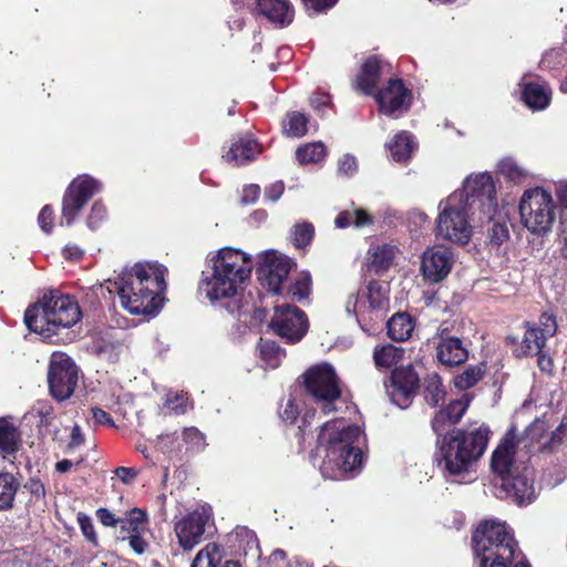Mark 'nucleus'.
I'll return each mask as SVG.
<instances>
[{
	"label": "nucleus",
	"mask_w": 567,
	"mask_h": 567,
	"mask_svg": "<svg viewBox=\"0 0 567 567\" xmlns=\"http://www.w3.org/2000/svg\"><path fill=\"white\" fill-rule=\"evenodd\" d=\"M165 404L177 415L187 411V398L184 394H168Z\"/></svg>",
	"instance_id": "nucleus-52"
},
{
	"label": "nucleus",
	"mask_w": 567,
	"mask_h": 567,
	"mask_svg": "<svg viewBox=\"0 0 567 567\" xmlns=\"http://www.w3.org/2000/svg\"><path fill=\"white\" fill-rule=\"evenodd\" d=\"M303 3L316 12L326 11L332 8L338 0H302Z\"/></svg>",
	"instance_id": "nucleus-58"
},
{
	"label": "nucleus",
	"mask_w": 567,
	"mask_h": 567,
	"mask_svg": "<svg viewBox=\"0 0 567 567\" xmlns=\"http://www.w3.org/2000/svg\"><path fill=\"white\" fill-rule=\"evenodd\" d=\"M270 328L286 342L295 343L306 334L308 320L305 312L295 306H276Z\"/></svg>",
	"instance_id": "nucleus-14"
},
{
	"label": "nucleus",
	"mask_w": 567,
	"mask_h": 567,
	"mask_svg": "<svg viewBox=\"0 0 567 567\" xmlns=\"http://www.w3.org/2000/svg\"><path fill=\"white\" fill-rule=\"evenodd\" d=\"M453 194L463 196V204L472 215L477 216V221H492L498 210L496 188L492 176L488 173L470 175L463 183L461 189Z\"/></svg>",
	"instance_id": "nucleus-10"
},
{
	"label": "nucleus",
	"mask_w": 567,
	"mask_h": 567,
	"mask_svg": "<svg viewBox=\"0 0 567 567\" xmlns=\"http://www.w3.org/2000/svg\"><path fill=\"white\" fill-rule=\"evenodd\" d=\"M470 402L471 396L465 393L461 399L450 402L446 408L440 410L432 421L434 432L442 435L446 426L457 423L468 408Z\"/></svg>",
	"instance_id": "nucleus-24"
},
{
	"label": "nucleus",
	"mask_w": 567,
	"mask_h": 567,
	"mask_svg": "<svg viewBox=\"0 0 567 567\" xmlns=\"http://www.w3.org/2000/svg\"><path fill=\"white\" fill-rule=\"evenodd\" d=\"M115 474L124 484H130L137 476V471L133 467L120 466L115 470Z\"/></svg>",
	"instance_id": "nucleus-61"
},
{
	"label": "nucleus",
	"mask_w": 567,
	"mask_h": 567,
	"mask_svg": "<svg viewBox=\"0 0 567 567\" xmlns=\"http://www.w3.org/2000/svg\"><path fill=\"white\" fill-rule=\"evenodd\" d=\"M546 338L542 331L534 326H527L526 331L518 349L515 350L517 357H526L529 354L539 353L543 350Z\"/></svg>",
	"instance_id": "nucleus-34"
},
{
	"label": "nucleus",
	"mask_w": 567,
	"mask_h": 567,
	"mask_svg": "<svg viewBox=\"0 0 567 567\" xmlns=\"http://www.w3.org/2000/svg\"><path fill=\"white\" fill-rule=\"evenodd\" d=\"M19 486V481L12 474L0 473V512L12 508Z\"/></svg>",
	"instance_id": "nucleus-35"
},
{
	"label": "nucleus",
	"mask_w": 567,
	"mask_h": 567,
	"mask_svg": "<svg viewBox=\"0 0 567 567\" xmlns=\"http://www.w3.org/2000/svg\"><path fill=\"white\" fill-rule=\"evenodd\" d=\"M120 538L127 540L131 549L138 555L148 548L147 536L150 528L146 513L140 508L131 509L124 518L120 519Z\"/></svg>",
	"instance_id": "nucleus-17"
},
{
	"label": "nucleus",
	"mask_w": 567,
	"mask_h": 567,
	"mask_svg": "<svg viewBox=\"0 0 567 567\" xmlns=\"http://www.w3.org/2000/svg\"><path fill=\"white\" fill-rule=\"evenodd\" d=\"M258 348L265 368L276 369L280 365L285 351L275 341L260 339Z\"/></svg>",
	"instance_id": "nucleus-38"
},
{
	"label": "nucleus",
	"mask_w": 567,
	"mask_h": 567,
	"mask_svg": "<svg viewBox=\"0 0 567 567\" xmlns=\"http://www.w3.org/2000/svg\"><path fill=\"white\" fill-rule=\"evenodd\" d=\"M53 221L54 213L50 206L45 205L38 216V224L45 234H50L53 229Z\"/></svg>",
	"instance_id": "nucleus-54"
},
{
	"label": "nucleus",
	"mask_w": 567,
	"mask_h": 567,
	"mask_svg": "<svg viewBox=\"0 0 567 567\" xmlns=\"http://www.w3.org/2000/svg\"><path fill=\"white\" fill-rule=\"evenodd\" d=\"M79 523H80V526H81V529L84 534V536L91 540V542H95L96 540V534L94 532V526L91 522V519L86 516H80L79 517Z\"/></svg>",
	"instance_id": "nucleus-60"
},
{
	"label": "nucleus",
	"mask_w": 567,
	"mask_h": 567,
	"mask_svg": "<svg viewBox=\"0 0 567 567\" xmlns=\"http://www.w3.org/2000/svg\"><path fill=\"white\" fill-rule=\"evenodd\" d=\"M300 413V402L293 395H289L284 405H281L279 415L282 421L293 423Z\"/></svg>",
	"instance_id": "nucleus-48"
},
{
	"label": "nucleus",
	"mask_w": 567,
	"mask_h": 567,
	"mask_svg": "<svg viewBox=\"0 0 567 567\" xmlns=\"http://www.w3.org/2000/svg\"><path fill=\"white\" fill-rule=\"evenodd\" d=\"M81 316L79 305L71 297L55 291L44 295L38 303L29 307L24 322L30 331L50 339L59 330L73 327Z\"/></svg>",
	"instance_id": "nucleus-5"
},
{
	"label": "nucleus",
	"mask_w": 567,
	"mask_h": 567,
	"mask_svg": "<svg viewBox=\"0 0 567 567\" xmlns=\"http://www.w3.org/2000/svg\"><path fill=\"white\" fill-rule=\"evenodd\" d=\"M505 496L518 505H528L536 498L535 487L527 467L501 482Z\"/></svg>",
	"instance_id": "nucleus-22"
},
{
	"label": "nucleus",
	"mask_w": 567,
	"mask_h": 567,
	"mask_svg": "<svg viewBox=\"0 0 567 567\" xmlns=\"http://www.w3.org/2000/svg\"><path fill=\"white\" fill-rule=\"evenodd\" d=\"M255 13L276 25H289L295 17V11L288 0H256Z\"/></svg>",
	"instance_id": "nucleus-23"
},
{
	"label": "nucleus",
	"mask_w": 567,
	"mask_h": 567,
	"mask_svg": "<svg viewBox=\"0 0 567 567\" xmlns=\"http://www.w3.org/2000/svg\"><path fill=\"white\" fill-rule=\"evenodd\" d=\"M414 330V321L410 315L396 313L388 321V334L395 341H405Z\"/></svg>",
	"instance_id": "nucleus-33"
},
{
	"label": "nucleus",
	"mask_w": 567,
	"mask_h": 567,
	"mask_svg": "<svg viewBox=\"0 0 567 567\" xmlns=\"http://www.w3.org/2000/svg\"><path fill=\"white\" fill-rule=\"evenodd\" d=\"M303 379L307 392L324 415L339 412L347 404L342 398L340 380L331 364L311 367L303 374Z\"/></svg>",
	"instance_id": "nucleus-8"
},
{
	"label": "nucleus",
	"mask_w": 567,
	"mask_h": 567,
	"mask_svg": "<svg viewBox=\"0 0 567 567\" xmlns=\"http://www.w3.org/2000/svg\"><path fill=\"white\" fill-rule=\"evenodd\" d=\"M307 117L299 112H289L284 123V132L291 137H301L307 133Z\"/></svg>",
	"instance_id": "nucleus-44"
},
{
	"label": "nucleus",
	"mask_w": 567,
	"mask_h": 567,
	"mask_svg": "<svg viewBox=\"0 0 567 567\" xmlns=\"http://www.w3.org/2000/svg\"><path fill=\"white\" fill-rule=\"evenodd\" d=\"M259 258L258 278L261 286L272 293H279L291 268L290 259L276 250H266Z\"/></svg>",
	"instance_id": "nucleus-15"
},
{
	"label": "nucleus",
	"mask_w": 567,
	"mask_h": 567,
	"mask_svg": "<svg viewBox=\"0 0 567 567\" xmlns=\"http://www.w3.org/2000/svg\"><path fill=\"white\" fill-rule=\"evenodd\" d=\"M27 488L37 498H42L45 495L44 485L42 484V482L40 480L31 478L29 481V483L27 484Z\"/></svg>",
	"instance_id": "nucleus-63"
},
{
	"label": "nucleus",
	"mask_w": 567,
	"mask_h": 567,
	"mask_svg": "<svg viewBox=\"0 0 567 567\" xmlns=\"http://www.w3.org/2000/svg\"><path fill=\"white\" fill-rule=\"evenodd\" d=\"M542 331V334L547 339L548 337H551L555 334L557 330V323L555 320V317L550 313H543L539 317V327H536Z\"/></svg>",
	"instance_id": "nucleus-53"
},
{
	"label": "nucleus",
	"mask_w": 567,
	"mask_h": 567,
	"mask_svg": "<svg viewBox=\"0 0 567 567\" xmlns=\"http://www.w3.org/2000/svg\"><path fill=\"white\" fill-rule=\"evenodd\" d=\"M106 219V208L101 203L93 204L90 215L87 217V226L90 229H97L101 224Z\"/></svg>",
	"instance_id": "nucleus-50"
},
{
	"label": "nucleus",
	"mask_w": 567,
	"mask_h": 567,
	"mask_svg": "<svg viewBox=\"0 0 567 567\" xmlns=\"http://www.w3.org/2000/svg\"><path fill=\"white\" fill-rule=\"evenodd\" d=\"M518 447L514 431L511 430L493 452L491 468L501 482L522 472L524 466L516 458Z\"/></svg>",
	"instance_id": "nucleus-18"
},
{
	"label": "nucleus",
	"mask_w": 567,
	"mask_h": 567,
	"mask_svg": "<svg viewBox=\"0 0 567 567\" xmlns=\"http://www.w3.org/2000/svg\"><path fill=\"white\" fill-rule=\"evenodd\" d=\"M454 261L452 249L442 245L432 246L422 254V275L430 282H440L451 272Z\"/></svg>",
	"instance_id": "nucleus-19"
},
{
	"label": "nucleus",
	"mask_w": 567,
	"mask_h": 567,
	"mask_svg": "<svg viewBox=\"0 0 567 567\" xmlns=\"http://www.w3.org/2000/svg\"><path fill=\"white\" fill-rule=\"evenodd\" d=\"M311 276L308 271H301L293 285L289 288L292 300L300 301L310 295Z\"/></svg>",
	"instance_id": "nucleus-47"
},
{
	"label": "nucleus",
	"mask_w": 567,
	"mask_h": 567,
	"mask_svg": "<svg viewBox=\"0 0 567 567\" xmlns=\"http://www.w3.org/2000/svg\"><path fill=\"white\" fill-rule=\"evenodd\" d=\"M62 255L68 260L78 261L83 257V250L76 245H66Z\"/></svg>",
	"instance_id": "nucleus-62"
},
{
	"label": "nucleus",
	"mask_w": 567,
	"mask_h": 567,
	"mask_svg": "<svg viewBox=\"0 0 567 567\" xmlns=\"http://www.w3.org/2000/svg\"><path fill=\"white\" fill-rule=\"evenodd\" d=\"M403 354V349L392 344L377 347L373 351L374 364L378 368L389 369L401 361Z\"/></svg>",
	"instance_id": "nucleus-36"
},
{
	"label": "nucleus",
	"mask_w": 567,
	"mask_h": 567,
	"mask_svg": "<svg viewBox=\"0 0 567 567\" xmlns=\"http://www.w3.org/2000/svg\"><path fill=\"white\" fill-rule=\"evenodd\" d=\"M252 267L251 257L241 249L223 247L212 251L206 259L198 291L212 303H221L230 313L239 312L240 296Z\"/></svg>",
	"instance_id": "nucleus-1"
},
{
	"label": "nucleus",
	"mask_w": 567,
	"mask_h": 567,
	"mask_svg": "<svg viewBox=\"0 0 567 567\" xmlns=\"http://www.w3.org/2000/svg\"><path fill=\"white\" fill-rule=\"evenodd\" d=\"M101 188L102 184L90 175L74 178L63 197L61 225L70 226L89 199Z\"/></svg>",
	"instance_id": "nucleus-13"
},
{
	"label": "nucleus",
	"mask_w": 567,
	"mask_h": 567,
	"mask_svg": "<svg viewBox=\"0 0 567 567\" xmlns=\"http://www.w3.org/2000/svg\"><path fill=\"white\" fill-rule=\"evenodd\" d=\"M210 519V507L200 506L176 522L174 530L179 546L185 550L195 547L200 542Z\"/></svg>",
	"instance_id": "nucleus-16"
},
{
	"label": "nucleus",
	"mask_w": 567,
	"mask_h": 567,
	"mask_svg": "<svg viewBox=\"0 0 567 567\" xmlns=\"http://www.w3.org/2000/svg\"><path fill=\"white\" fill-rule=\"evenodd\" d=\"M419 375L411 365L396 368L392 372L388 394L391 401L401 409L410 405L419 385Z\"/></svg>",
	"instance_id": "nucleus-21"
},
{
	"label": "nucleus",
	"mask_w": 567,
	"mask_h": 567,
	"mask_svg": "<svg viewBox=\"0 0 567 567\" xmlns=\"http://www.w3.org/2000/svg\"><path fill=\"white\" fill-rule=\"evenodd\" d=\"M411 99V91L399 79L390 80L375 94L380 112L393 117H398L409 110Z\"/></svg>",
	"instance_id": "nucleus-20"
},
{
	"label": "nucleus",
	"mask_w": 567,
	"mask_h": 567,
	"mask_svg": "<svg viewBox=\"0 0 567 567\" xmlns=\"http://www.w3.org/2000/svg\"><path fill=\"white\" fill-rule=\"evenodd\" d=\"M357 168H358L357 159L353 156L346 154L340 158V161H339V172L340 173L350 176L354 172H357Z\"/></svg>",
	"instance_id": "nucleus-55"
},
{
	"label": "nucleus",
	"mask_w": 567,
	"mask_h": 567,
	"mask_svg": "<svg viewBox=\"0 0 567 567\" xmlns=\"http://www.w3.org/2000/svg\"><path fill=\"white\" fill-rule=\"evenodd\" d=\"M389 293V284L369 281L348 293L344 301L346 312L355 317L361 329L370 331L375 323L384 320L390 308Z\"/></svg>",
	"instance_id": "nucleus-7"
},
{
	"label": "nucleus",
	"mask_w": 567,
	"mask_h": 567,
	"mask_svg": "<svg viewBox=\"0 0 567 567\" xmlns=\"http://www.w3.org/2000/svg\"><path fill=\"white\" fill-rule=\"evenodd\" d=\"M489 440V430L481 425L471 431L455 430L441 442V461L451 475L467 473L484 454Z\"/></svg>",
	"instance_id": "nucleus-6"
},
{
	"label": "nucleus",
	"mask_w": 567,
	"mask_h": 567,
	"mask_svg": "<svg viewBox=\"0 0 567 567\" xmlns=\"http://www.w3.org/2000/svg\"><path fill=\"white\" fill-rule=\"evenodd\" d=\"M166 272L158 262H137L107 280L106 288L118 295L122 307L132 315H156L166 291Z\"/></svg>",
	"instance_id": "nucleus-3"
},
{
	"label": "nucleus",
	"mask_w": 567,
	"mask_h": 567,
	"mask_svg": "<svg viewBox=\"0 0 567 567\" xmlns=\"http://www.w3.org/2000/svg\"><path fill=\"white\" fill-rule=\"evenodd\" d=\"M261 152L256 140L250 136L239 137L231 144L223 158L233 166L246 165Z\"/></svg>",
	"instance_id": "nucleus-25"
},
{
	"label": "nucleus",
	"mask_w": 567,
	"mask_h": 567,
	"mask_svg": "<svg viewBox=\"0 0 567 567\" xmlns=\"http://www.w3.org/2000/svg\"><path fill=\"white\" fill-rule=\"evenodd\" d=\"M223 559V550L215 543L207 544L195 556L190 567H217Z\"/></svg>",
	"instance_id": "nucleus-37"
},
{
	"label": "nucleus",
	"mask_w": 567,
	"mask_h": 567,
	"mask_svg": "<svg viewBox=\"0 0 567 567\" xmlns=\"http://www.w3.org/2000/svg\"><path fill=\"white\" fill-rule=\"evenodd\" d=\"M92 415H93L94 421H95L97 424H110V425H114L113 420H112V417L110 416V414H109V413H106L104 410H102V409H100V408H93V409H92Z\"/></svg>",
	"instance_id": "nucleus-64"
},
{
	"label": "nucleus",
	"mask_w": 567,
	"mask_h": 567,
	"mask_svg": "<svg viewBox=\"0 0 567 567\" xmlns=\"http://www.w3.org/2000/svg\"><path fill=\"white\" fill-rule=\"evenodd\" d=\"M546 432V424L544 421L536 420L525 431L524 436L519 440L516 439L518 446L527 449L532 452L536 449V444L540 442Z\"/></svg>",
	"instance_id": "nucleus-43"
},
{
	"label": "nucleus",
	"mask_w": 567,
	"mask_h": 567,
	"mask_svg": "<svg viewBox=\"0 0 567 567\" xmlns=\"http://www.w3.org/2000/svg\"><path fill=\"white\" fill-rule=\"evenodd\" d=\"M326 155V146L321 142L306 144L296 152L297 159L301 165L319 163Z\"/></svg>",
	"instance_id": "nucleus-41"
},
{
	"label": "nucleus",
	"mask_w": 567,
	"mask_h": 567,
	"mask_svg": "<svg viewBox=\"0 0 567 567\" xmlns=\"http://www.w3.org/2000/svg\"><path fill=\"white\" fill-rule=\"evenodd\" d=\"M558 198L561 203L558 225V237L559 240L563 243L561 254H567V183L559 187Z\"/></svg>",
	"instance_id": "nucleus-45"
},
{
	"label": "nucleus",
	"mask_w": 567,
	"mask_h": 567,
	"mask_svg": "<svg viewBox=\"0 0 567 567\" xmlns=\"http://www.w3.org/2000/svg\"><path fill=\"white\" fill-rule=\"evenodd\" d=\"M439 361L449 367L464 363L468 358V351L461 339L456 337H441L436 346Z\"/></svg>",
	"instance_id": "nucleus-26"
},
{
	"label": "nucleus",
	"mask_w": 567,
	"mask_h": 567,
	"mask_svg": "<svg viewBox=\"0 0 567 567\" xmlns=\"http://www.w3.org/2000/svg\"><path fill=\"white\" fill-rule=\"evenodd\" d=\"M260 196V187L256 184H250L244 187L241 200L245 204H254Z\"/></svg>",
	"instance_id": "nucleus-56"
},
{
	"label": "nucleus",
	"mask_w": 567,
	"mask_h": 567,
	"mask_svg": "<svg viewBox=\"0 0 567 567\" xmlns=\"http://www.w3.org/2000/svg\"><path fill=\"white\" fill-rule=\"evenodd\" d=\"M364 434L360 426L343 417L323 423L318 434L317 453L322 456V476L342 480L358 472L363 464Z\"/></svg>",
	"instance_id": "nucleus-2"
},
{
	"label": "nucleus",
	"mask_w": 567,
	"mask_h": 567,
	"mask_svg": "<svg viewBox=\"0 0 567 567\" xmlns=\"http://www.w3.org/2000/svg\"><path fill=\"white\" fill-rule=\"evenodd\" d=\"M509 237L507 223L504 219L494 220L492 227L488 229V238L495 245H501Z\"/></svg>",
	"instance_id": "nucleus-49"
},
{
	"label": "nucleus",
	"mask_w": 567,
	"mask_h": 567,
	"mask_svg": "<svg viewBox=\"0 0 567 567\" xmlns=\"http://www.w3.org/2000/svg\"><path fill=\"white\" fill-rule=\"evenodd\" d=\"M391 157L398 163H405L411 158V155L416 146L413 136L403 131L398 133L392 141L386 144Z\"/></svg>",
	"instance_id": "nucleus-30"
},
{
	"label": "nucleus",
	"mask_w": 567,
	"mask_h": 567,
	"mask_svg": "<svg viewBox=\"0 0 567 567\" xmlns=\"http://www.w3.org/2000/svg\"><path fill=\"white\" fill-rule=\"evenodd\" d=\"M50 392L58 401L69 399L78 384V368L72 359L62 352H54L48 371Z\"/></svg>",
	"instance_id": "nucleus-12"
},
{
	"label": "nucleus",
	"mask_w": 567,
	"mask_h": 567,
	"mask_svg": "<svg viewBox=\"0 0 567 567\" xmlns=\"http://www.w3.org/2000/svg\"><path fill=\"white\" fill-rule=\"evenodd\" d=\"M384 68H390V65L383 63L375 56L369 58L363 63L357 78V89L367 95L372 94Z\"/></svg>",
	"instance_id": "nucleus-28"
},
{
	"label": "nucleus",
	"mask_w": 567,
	"mask_h": 567,
	"mask_svg": "<svg viewBox=\"0 0 567 567\" xmlns=\"http://www.w3.org/2000/svg\"><path fill=\"white\" fill-rule=\"evenodd\" d=\"M498 172L508 181L522 183L529 177V172L520 166L514 158L506 157L499 161Z\"/></svg>",
	"instance_id": "nucleus-42"
},
{
	"label": "nucleus",
	"mask_w": 567,
	"mask_h": 567,
	"mask_svg": "<svg viewBox=\"0 0 567 567\" xmlns=\"http://www.w3.org/2000/svg\"><path fill=\"white\" fill-rule=\"evenodd\" d=\"M555 204L544 188L526 189L519 202V215L524 227L533 234H546L554 223Z\"/></svg>",
	"instance_id": "nucleus-11"
},
{
	"label": "nucleus",
	"mask_w": 567,
	"mask_h": 567,
	"mask_svg": "<svg viewBox=\"0 0 567 567\" xmlns=\"http://www.w3.org/2000/svg\"><path fill=\"white\" fill-rule=\"evenodd\" d=\"M96 517L104 526L114 527L120 524V519L115 518V515L107 508H99L96 511Z\"/></svg>",
	"instance_id": "nucleus-57"
},
{
	"label": "nucleus",
	"mask_w": 567,
	"mask_h": 567,
	"mask_svg": "<svg viewBox=\"0 0 567 567\" xmlns=\"http://www.w3.org/2000/svg\"><path fill=\"white\" fill-rule=\"evenodd\" d=\"M315 236V227L310 223H298L291 230V240L297 248L309 245Z\"/></svg>",
	"instance_id": "nucleus-46"
},
{
	"label": "nucleus",
	"mask_w": 567,
	"mask_h": 567,
	"mask_svg": "<svg viewBox=\"0 0 567 567\" xmlns=\"http://www.w3.org/2000/svg\"><path fill=\"white\" fill-rule=\"evenodd\" d=\"M477 567H530L505 523L488 519L473 535Z\"/></svg>",
	"instance_id": "nucleus-4"
},
{
	"label": "nucleus",
	"mask_w": 567,
	"mask_h": 567,
	"mask_svg": "<svg viewBox=\"0 0 567 567\" xmlns=\"http://www.w3.org/2000/svg\"><path fill=\"white\" fill-rule=\"evenodd\" d=\"M485 365L482 363L467 367L454 378V385L461 391L473 388L483 378Z\"/></svg>",
	"instance_id": "nucleus-40"
},
{
	"label": "nucleus",
	"mask_w": 567,
	"mask_h": 567,
	"mask_svg": "<svg viewBox=\"0 0 567 567\" xmlns=\"http://www.w3.org/2000/svg\"><path fill=\"white\" fill-rule=\"evenodd\" d=\"M285 189L282 182H276L268 186L265 190V198L270 202H276L280 198Z\"/></svg>",
	"instance_id": "nucleus-59"
},
{
	"label": "nucleus",
	"mask_w": 567,
	"mask_h": 567,
	"mask_svg": "<svg viewBox=\"0 0 567 567\" xmlns=\"http://www.w3.org/2000/svg\"><path fill=\"white\" fill-rule=\"evenodd\" d=\"M373 223V216L363 208L343 210L339 213L334 219V225L337 228H347L350 226L362 228L371 226Z\"/></svg>",
	"instance_id": "nucleus-31"
},
{
	"label": "nucleus",
	"mask_w": 567,
	"mask_h": 567,
	"mask_svg": "<svg viewBox=\"0 0 567 567\" xmlns=\"http://www.w3.org/2000/svg\"><path fill=\"white\" fill-rule=\"evenodd\" d=\"M399 252V248L392 244H372L368 250L369 269L375 274H383L393 265Z\"/></svg>",
	"instance_id": "nucleus-27"
},
{
	"label": "nucleus",
	"mask_w": 567,
	"mask_h": 567,
	"mask_svg": "<svg viewBox=\"0 0 567 567\" xmlns=\"http://www.w3.org/2000/svg\"><path fill=\"white\" fill-rule=\"evenodd\" d=\"M436 220L437 236L457 245H465L473 235L475 215L464 206L461 194H451L440 203Z\"/></svg>",
	"instance_id": "nucleus-9"
},
{
	"label": "nucleus",
	"mask_w": 567,
	"mask_h": 567,
	"mask_svg": "<svg viewBox=\"0 0 567 567\" xmlns=\"http://www.w3.org/2000/svg\"><path fill=\"white\" fill-rule=\"evenodd\" d=\"M525 103L533 110H544L550 101L549 90L539 83H527L523 90Z\"/></svg>",
	"instance_id": "nucleus-32"
},
{
	"label": "nucleus",
	"mask_w": 567,
	"mask_h": 567,
	"mask_svg": "<svg viewBox=\"0 0 567 567\" xmlns=\"http://www.w3.org/2000/svg\"><path fill=\"white\" fill-rule=\"evenodd\" d=\"M445 389L437 373H431L424 379V399L431 406L444 401Z\"/></svg>",
	"instance_id": "nucleus-39"
},
{
	"label": "nucleus",
	"mask_w": 567,
	"mask_h": 567,
	"mask_svg": "<svg viewBox=\"0 0 567 567\" xmlns=\"http://www.w3.org/2000/svg\"><path fill=\"white\" fill-rule=\"evenodd\" d=\"M21 446L18 426L7 417H0V453L3 458L14 456Z\"/></svg>",
	"instance_id": "nucleus-29"
},
{
	"label": "nucleus",
	"mask_w": 567,
	"mask_h": 567,
	"mask_svg": "<svg viewBox=\"0 0 567 567\" xmlns=\"http://www.w3.org/2000/svg\"><path fill=\"white\" fill-rule=\"evenodd\" d=\"M183 439L193 450L200 451L205 446L203 434L195 427L185 429L183 432Z\"/></svg>",
	"instance_id": "nucleus-51"
}]
</instances>
